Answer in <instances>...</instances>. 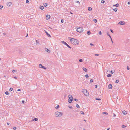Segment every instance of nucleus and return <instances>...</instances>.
I'll return each mask as SVG.
<instances>
[{"instance_id":"6ab92c4d","label":"nucleus","mask_w":130,"mask_h":130,"mask_svg":"<svg viewBox=\"0 0 130 130\" xmlns=\"http://www.w3.org/2000/svg\"><path fill=\"white\" fill-rule=\"evenodd\" d=\"M92 9V8L91 7H88V10L89 11H91Z\"/></svg>"},{"instance_id":"49530a36","label":"nucleus","mask_w":130,"mask_h":130,"mask_svg":"<svg viewBox=\"0 0 130 130\" xmlns=\"http://www.w3.org/2000/svg\"><path fill=\"white\" fill-rule=\"evenodd\" d=\"M93 81V80L92 79H91L90 80V82L91 83Z\"/></svg>"},{"instance_id":"f257e3e1","label":"nucleus","mask_w":130,"mask_h":130,"mask_svg":"<svg viewBox=\"0 0 130 130\" xmlns=\"http://www.w3.org/2000/svg\"><path fill=\"white\" fill-rule=\"evenodd\" d=\"M76 29L77 31L79 33L82 32L83 31V29L81 27H77L76 28Z\"/></svg>"},{"instance_id":"bf43d9fd","label":"nucleus","mask_w":130,"mask_h":130,"mask_svg":"<svg viewBox=\"0 0 130 130\" xmlns=\"http://www.w3.org/2000/svg\"><path fill=\"white\" fill-rule=\"evenodd\" d=\"M76 3H78L79 4L80 3V2H79V1H76Z\"/></svg>"},{"instance_id":"e2e57ef3","label":"nucleus","mask_w":130,"mask_h":130,"mask_svg":"<svg viewBox=\"0 0 130 130\" xmlns=\"http://www.w3.org/2000/svg\"><path fill=\"white\" fill-rule=\"evenodd\" d=\"M128 5H130V2H129L128 3Z\"/></svg>"},{"instance_id":"72a5a7b5","label":"nucleus","mask_w":130,"mask_h":130,"mask_svg":"<svg viewBox=\"0 0 130 130\" xmlns=\"http://www.w3.org/2000/svg\"><path fill=\"white\" fill-rule=\"evenodd\" d=\"M73 40L74 41V40H72H72H71V41H70L71 42V43L73 44V43H74V41H73Z\"/></svg>"},{"instance_id":"423d86ee","label":"nucleus","mask_w":130,"mask_h":130,"mask_svg":"<svg viewBox=\"0 0 130 130\" xmlns=\"http://www.w3.org/2000/svg\"><path fill=\"white\" fill-rule=\"evenodd\" d=\"M61 42L62 44H63L64 45H65L69 48L71 49V47L70 46H69V45H68L66 43V42H65V41H62Z\"/></svg>"},{"instance_id":"6e6552de","label":"nucleus","mask_w":130,"mask_h":130,"mask_svg":"<svg viewBox=\"0 0 130 130\" xmlns=\"http://www.w3.org/2000/svg\"><path fill=\"white\" fill-rule=\"evenodd\" d=\"M39 66V68H42L45 70L46 69V68L44 66L41 64H40Z\"/></svg>"},{"instance_id":"bb28decb","label":"nucleus","mask_w":130,"mask_h":130,"mask_svg":"<svg viewBox=\"0 0 130 130\" xmlns=\"http://www.w3.org/2000/svg\"><path fill=\"white\" fill-rule=\"evenodd\" d=\"M36 44H38L39 43L38 41V40H36Z\"/></svg>"},{"instance_id":"09e8293b","label":"nucleus","mask_w":130,"mask_h":130,"mask_svg":"<svg viewBox=\"0 0 130 130\" xmlns=\"http://www.w3.org/2000/svg\"><path fill=\"white\" fill-rule=\"evenodd\" d=\"M103 113L104 114H106V115L108 114V113L106 112H103Z\"/></svg>"},{"instance_id":"412c9836","label":"nucleus","mask_w":130,"mask_h":130,"mask_svg":"<svg viewBox=\"0 0 130 130\" xmlns=\"http://www.w3.org/2000/svg\"><path fill=\"white\" fill-rule=\"evenodd\" d=\"M107 35L110 38H112L110 35H109V33L108 32H107Z\"/></svg>"},{"instance_id":"0e129e2a","label":"nucleus","mask_w":130,"mask_h":130,"mask_svg":"<svg viewBox=\"0 0 130 130\" xmlns=\"http://www.w3.org/2000/svg\"><path fill=\"white\" fill-rule=\"evenodd\" d=\"M113 116L115 117L116 116V115H115V114L114 113L113 114Z\"/></svg>"},{"instance_id":"f03ea898","label":"nucleus","mask_w":130,"mask_h":130,"mask_svg":"<svg viewBox=\"0 0 130 130\" xmlns=\"http://www.w3.org/2000/svg\"><path fill=\"white\" fill-rule=\"evenodd\" d=\"M63 115V113H62L59 112L58 111H57L56 112L55 114V116L56 117H61Z\"/></svg>"},{"instance_id":"c85d7f7f","label":"nucleus","mask_w":130,"mask_h":130,"mask_svg":"<svg viewBox=\"0 0 130 130\" xmlns=\"http://www.w3.org/2000/svg\"><path fill=\"white\" fill-rule=\"evenodd\" d=\"M85 76L86 77V78H88L89 77V75L88 74H86L85 75Z\"/></svg>"},{"instance_id":"393cba45","label":"nucleus","mask_w":130,"mask_h":130,"mask_svg":"<svg viewBox=\"0 0 130 130\" xmlns=\"http://www.w3.org/2000/svg\"><path fill=\"white\" fill-rule=\"evenodd\" d=\"M60 107V106L59 105H57L56 107L55 108L56 109H57L58 108H59Z\"/></svg>"},{"instance_id":"0eeeda50","label":"nucleus","mask_w":130,"mask_h":130,"mask_svg":"<svg viewBox=\"0 0 130 130\" xmlns=\"http://www.w3.org/2000/svg\"><path fill=\"white\" fill-rule=\"evenodd\" d=\"M118 24L120 25H125V23L124 21H121L119 22L118 23Z\"/></svg>"},{"instance_id":"2f4dec72","label":"nucleus","mask_w":130,"mask_h":130,"mask_svg":"<svg viewBox=\"0 0 130 130\" xmlns=\"http://www.w3.org/2000/svg\"><path fill=\"white\" fill-rule=\"evenodd\" d=\"M68 39L69 40H70V41H71V40H72H72H73V39H74L73 38H71L70 37H68Z\"/></svg>"},{"instance_id":"9b49d317","label":"nucleus","mask_w":130,"mask_h":130,"mask_svg":"<svg viewBox=\"0 0 130 130\" xmlns=\"http://www.w3.org/2000/svg\"><path fill=\"white\" fill-rule=\"evenodd\" d=\"M44 31L45 32L46 34H47V36L48 37H51V36L50 35L49 33H48L46 31L44 30Z\"/></svg>"},{"instance_id":"603ef678","label":"nucleus","mask_w":130,"mask_h":130,"mask_svg":"<svg viewBox=\"0 0 130 130\" xmlns=\"http://www.w3.org/2000/svg\"><path fill=\"white\" fill-rule=\"evenodd\" d=\"M26 2L27 3H28L29 2V1L28 0H26Z\"/></svg>"},{"instance_id":"a211bd4d","label":"nucleus","mask_w":130,"mask_h":130,"mask_svg":"<svg viewBox=\"0 0 130 130\" xmlns=\"http://www.w3.org/2000/svg\"><path fill=\"white\" fill-rule=\"evenodd\" d=\"M40 9H41V10H43L44 8V6H40Z\"/></svg>"},{"instance_id":"4be33fe9","label":"nucleus","mask_w":130,"mask_h":130,"mask_svg":"<svg viewBox=\"0 0 130 130\" xmlns=\"http://www.w3.org/2000/svg\"><path fill=\"white\" fill-rule=\"evenodd\" d=\"M117 9H118L117 8H116L113 9V10L115 12H117Z\"/></svg>"},{"instance_id":"79ce46f5","label":"nucleus","mask_w":130,"mask_h":130,"mask_svg":"<svg viewBox=\"0 0 130 130\" xmlns=\"http://www.w3.org/2000/svg\"><path fill=\"white\" fill-rule=\"evenodd\" d=\"M83 61V60L82 59H80L79 60V62H82Z\"/></svg>"},{"instance_id":"20e7f679","label":"nucleus","mask_w":130,"mask_h":130,"mask_svg":"<svg viewBox=\"0 0 130 130\" xmlns=\"http://www.w3.org/2000/svg\"><path fill=\"white\" fill-rule=\"evenodd\" d=\"M69 99H68V101L70 103H71L73 101V97L71 95H69L68 96Z\"/></svg>"},{"instance_id":"7ed1b4c3","label":"nucleus","mask_w":130,"mask_h":130,"mask_svg":"<svg viewBox=\"0 0 130 130\" xmlns=\"http://www.w3.org/2000/svg\"><path fill=\"white\" fill-rule=\"evenodd\" d=\"M83 92L84 94L86 96H88L89 95V93L87 90L86 89H84L83 90Z\"/></svg>"},{"instance_id":"2eb2a0df","label":"nucleus","mask_w":130,"mask_h":130,"mask_svg":"<svg viewBox=\"0 0 130 130\" xmlns=\"http://www.w3.org/2000/svg\"><path fill=\"white\" fill-rule=\"evenodd\" d=\"M83 71H84L85 72H87V69L83 67Z\"/></svg>"},{"instance_id":"3c124183","label":"nucleus","mask_w":130,"mask_h":130,"mask_svg":"<svg viewBox=\"0 0 130 130\" xmlns=\"http://www.w3.org/2000/svg\"><path fill=\"white\" fill-rule=\"evenodd\" d=\"M110 31H111V32L112 33H113V31L111 29H110Z\"/></svg>"},{"instance_id":"ea45409f","label":"nucleus","mask_w":130,"mask_h":130,"mask_svg":"<svg viewBox=\"0 0 130 130\" xmlns=\"http://www.w3.org/2000/svg\"><path fill=\"white\" fill-rule=\"evenodd\" d=\"M22 103L23 104H24L25 103V102L24 101L22 100Z\"/></svg>"},{"instance_id":"9d476101","label":"nucleus","mask_w":130,"mask_h":130,"mask_svg":"<svg viewBox=\"0 0 130 130\" xmlns=\"http://www.w3.org/2000/svg\"><path fill=\"white\" fill-rule=\"evenodd\" d=\"M12 3L11 2H8L7 3V5L8 6H10L11 4Z\"/></svg>"},{"instance_id":"ddd939ff","label":"nucleus","mask_w":130,"mask_h":130,"mask_svg":"<svg viewBox=\"0 0 130 130\" xmlns=\"http://www.w3.org/2000/svg\"><path fill=\"white\" fill-rule=\"evenodd\" d=\"M45 50L48 53H50V51L47 48H45Z\"/></svg>"},{"instance_id":"58836bf2","label":"nucleus","mask_w":130,"mask_h":130,"mask_svg":"<svg viewBox=\"0 0 130 130\" xmlns=\"http://www.w3.org/2000/svg\"><path fill=\"white\" fill-rule=\"evenodd\" d=\"M119 82V80H117L115 81V83H118Z\"/></svg>"},{"instance_id":"052dcab7","label":"nucleus","mask_w":130,"mask_h":130,"mask_svg":"<svg viewBox=\"0 0 130 130\" xmlns=\"http://www.w3.org/2000/svg\"><path fill=\"white\" fill-rule=\"evenodd\" d=\"M21 90L19 89H18L17 90V91H20Z\"/></svg>"},{"instance_id":"e433bc0d","label":"nucleus","mask_w":130,"mask_h":130,"mask_svg":"<svg viewBox=\"0 0 130 130\" xmlns=\"http://www.w3.org/2000/svg\"><path fill=\"white\" fill-rule=\"evenodd\" d=\"M3 7V6L0 5V9H2Z\"/></svg>"},{"instance_id":"5701e85b","label":"nucleus","mask_w":130,"mask_h":130,"mask_svg":"<svg viewBox=\"0 0 130 130\" xmlns=\"http://www.w3.org/2000/svg\"><path fill=\"white\" fill-rule=\"evenodd\" d=\"M111 76H112V75L111 74H108L107 75V77H111Z\"/></svg>"},{"instance_id":"c03bdc74","label":"nucleus","mask_w":130,"mask_h":130,"mask_svg":"<svg viewBox=\"0 0 130 130\" xmlns=\"http://www.w3.org/2000/svg\"><path fill=\"white\" fill-rule=\"evenodd\" d=\"M17 72V70H13L12 71V72Z\"/></svg>"},{"instance_id":"7c9ffc66","label":"nucleus","mask_w":130,"mask_h":130,"mask_svg":"<svg viewBox=\"0 0 130 130\" xmlns=\"http://www.w3.org/2000/svg\"><path fill=\"white\" fill-rule=\"evenodd\" d=\"M126 127V126L124 125H122V127L123 128H124Z\"/></svg>"},{"instance_id":"de8ad7c7","label":"nucleus","mask_w":130,"mask_h":130,"mask_svg":"<svg viewBox=\"0 0 130 130\" xmlns=\"http://www.w3.org/2000/svg\"><path fill=\"white\" fill-rule=\"evenodd\" d=\"M90 45H91V46H94V44H92V43H90Z\"/></svg>"},{"instance_id":"4c0bfd02","label":"nucleus","mask_w":130,"mask_h":130,"mask_svg":"<svg viewBox=\"0 0 130 130\" xmlns=\"http://www.w3.org/2000/svg\"><path fill=\"white\" fill-rule=\"evenodd\" d=\"M95 99L96 100H101V99H100V98H95Z\"/></svg>"},{"instance_id":"c9c22d12","label":"nucleus","mask_w":130,"mask_h":130,"mask_svg":"<svg viewBox=\"0 0 130 130\" xmlns=\"http://www.w3.org/2000/svg\"><path fill=\"white\" fill-rule=\"evenodd\" d=\"M80 113L84 115V113L83 111H80Z\"/></svg>"},{"instance_id":"4468645a","label":"nucleus","mask_w":130,"mask_h":130,"mask_svg":"<svg viewBox=\"0 0 130 130\" xmlns=\"http://www.w3.org/2000/svg\"><path fill=\"white\" fill-rule=\"evenodd\" d=\"M122 113L124 115H126L127 114V112L125 110L122 111Z\"/></svg>"},{"instance_id":"8fccbe9b","label":"nucleus","mask_w":130,"mask_h":130,"mask_svg":"<svg viewBox=\"0 0 130 130\" xmlns=\"http://www.w3.org/2000/svg\"><path fill=\"white\" fill-rule=\"evenodd\" d=\"M110 73L111 74H113V71H112L111 70L110 71Z\"/></svg>"},{"instance_id":"774afa93","label":"nucleus","mask_w":130,"mask_h":130,"mask_svg":"<svg viewBox=\"0 0 130 130\" xmlns=\"http://www.w3.org/2000/svg\"><path fill=\"white\" fill-rule=\"evenodd\" d=\"M109 70L108 69L107 70V72H109Z\"/></svg>"},{"instance_id":"4d7b16f0","label":"nucleus","mask_w":130,"mask_h":130,"mask_svg":"<svg viewBox=\"0 0 130 130\" xmlns=\"http://www.w3.org/2000/svg\"><path fill=\"white\" fill-rule=\"evenodd\" d=\"M63 19H61V22L62 23H63Z\"/></svg>"},{"instance_id":"f8f14e48","label":"nucleus","mask_w":130,"mask_h":130,"mask_svg":"<svg viewBox=\"0 0 130 130\" xmlns=\"http://www.w3.org/2000/svg\"><path fill=\"white\" fill-rule=\"evenodd\" d=\"M50 16L49 15H47L46 17V19L47 20L49 19H50Z\"/></svg>"},{"instance_id":"a878e982","label":"nucleus","mask_w":130,"mask_h":130,"mask_svg":"<svg viewBox=\"0 0 130 130\" xmlns=\"http://www.w3.org/2000/svg\"><path fill=\"white\" fill-rule=\"evenodd\" d=\"M43 5L45 7L47 5V4L46 3H44L43 4Z\"/></svg>"},{"instance_id":"338daca9","label":"nucleus","mask_w":130,"mask_h":130,"mask_svg":"<svg viewBox=\"0 0 130 130\" xmlns=\"http://www.w3.org/2000/svg\"><path fill=\"white\" fill-rule=\"evenodd\" d=\"M14 78L15 79H17V77L16 76H15V77H14Z\"/></svg>"},{"instance_id":"6e6d98bb","label":"nucleus","mask_w":130,"mask_h":130,"mask_svg":"<svg viewBox=\"0 0 130 130\" xmlns=\"http://www.w3.org/2000/svg\"><path fill=\"white\" fill-rule=\"evenodd\" d=\"M127 69L128 70H129L130 68L128 66L127 67Z\"/></svg>"},{"instance_id":"dca6fc26","label":"nucleus","mask_w":130,"mask_h":130,"mask_svg":"<svg viewBox=\"0 0 130 130\" xmlns=\"http://www.w3.org/2000/svg\"><path fill=\"white\" fill-rule=\"evenodd\" d=\"M38 120V119L37 118H34L31 121H33L35 120V121H37V120Z\"/></svg>"},{"instance_id":"b1692460","label":"nucleus","mask_w":130,"mask_h":130,"mask_svg":"<svg viewBox=\"0 0 130 130\" xmlns=\"http://www.w3.org/2000/svg\"><path fill=\"white\" fill-rule=\"evenodd\" d=\"M87 34H88V35H90L91 34L90 31H88L87 32Z\"/></svg>"},{"instance_id":"37998d69","label":"nucleus","mask_w":130,"mask_h":130,"mask_svg":"<svg viewBox=\"0 0 130 130\" xmlns=\"http://www.w3.org/2000/svg\"><path fill=\"white\" fill-rule=\"evenodd\" d=\"M74 100L75 101H78V99H76V98H75V99H74Z\"/></svg>"},{"instance_id":"f704fd0d","label":"nucleus","mask_w":130,"mask_h":130,"mask_svg":"<svg viewBox=\"0 0 130 130\" xmlns=\"http://www.w3.org/2000/svg\"><path fill=\"white\" fill-rule=\"evenodd\" d=\"M105 1L104 0H102L101 1V2L103 4L105 3Z\"/></svg>"},{"instance_id":"a19ab883","label":"nucleus","mask_w":130,"mask_h":130,"mask_svg":"<svg viewBox=\"0 0 130 130\" xmlns=\"http://www.w3.org/2000/svg\"><path fill=\"white\" fill-rule=\"evenodd\" d=\"M68 107L69 108H70V109H71L72 108V107L71 106H68Z\"/></svg>"},{"instance_id":"13d9d810","label":"nucleus","mask_w":130,"mask_h":130,"mask_svg":"<svg viewBox=\"0 0 130 130\" xmlns=\"http://www.w3.org/2000/svg\"><path fill=\"white\" fill-rule=\"evenodd\" d=\"M98 87V86L97 85H96L95 86V87L96 88H97Z\"/></svg>"},{"instance_id":"473e14b6","label":"nucleus","mask_w":130,"mask_h":130,"mask_svg":"<svg viewBox=\"0 0 130 130\" xmlns=\"http://www.w3.org/2000/svg\"><path fill=\"white\" fill-rule=\"evenodd\" d=\"M5 94L6 95H8L9 94V93L8 91H6L5 92Z\"/></svg>"},{"instance_id":"f3484780","label":"nucleus","mask_w":130,"mask_h":130,"mask_svg":"<svg viewBox=\"0 0 130 130\" xmlns=\"http://www.w3.org/2000/svg\"><path fill=\"white\" fill-rule=\"evenodd\" d=\"M113 6H115V7H117L119 6V4L118 3H117L115 5H113Z\"/></svg>"},{"instance_id":"680f3d73","label":"nucleus","mask_w":130,"mask_h":130,"mask_svg":"<svg viewBox=\"0 0 130 130\" xmlns=\"http://www.w3.org/2000/svg\"><path fill=\"white\" fill-rule=\"evenodd\" d=\"M110 39H111V41L112 42V43H113V40H112V38H110Z\"/></svg>"},{"instance_id":"a18cd8bd","label":"nucleus","mask_w":130,"mask_h":130,"mask_svg":"<svg viewBox=\"0 0 130 130\" xmlns=\"http://www.w3.org/2000/svg\"><path fill=\"white\" fill-rule=\"evenodd\" d=\"M99 35H101L102 34V32L101 31H100L99 32Z\"/></svg>"},{"instance_id":"5fc2aeb1","label":"nucleus","mask_w":130,"mask_h":130,"mask_svg":"<svg viewBox=\"0 0 130 130\" xmlns=\"http://www.w3.org/2000/svg\"><path fill=\"white\" fill-rule=\"evenodd\" d=\"M94 55L96 56H98L99 55V54H95Z\"/></svg>"},{"instance_id":"c756f323","label":"nucleus","mask_w":130,"mask_h":130,"mask_svg":"<svg viewBox=\"0 0 130 130\" xmlns=\"http://www.w3.org/2000/svg\"><path fill=\"white\" fill-rule=\"evenodd\" d=\"M76 106L77 108H80V106L78 104H76Z\"/></svg>"},{"instance_id":"1a4fd4ad","label":"nucleus","mask_w":130,"mask_h":130,"mask_svg":"<svg viewBox=\"0 0 130 130\" xmlns=\"http://www.w3.org/2000/svg\"><path fill=\"white\" fill-rule=\"evenodd\" d=\"M108 87L109 89H111L112 88V85L111 84H109L108 86Z\"/></svg>"},{"instance_id":"aec40b11","label":"nucleus","mask_w":130,"mask_h":130,"mask_svg":"<svg viewBox=\"0 0 130 130\" xmlns=\"http://www.w3.org/2000/svg\"><path fill=\"white\" fill-rule=\"evenodd\" d=\"M93 21L95 23H96L97 22V20L95 19H93Z\"/></svg>"},{"instance_id":"cd10ccee","label":"nucleus","mask_w":130,"mask_h":130,"mask_svg":"<svg viewBox=\"0 0 130 130\" xmlns=\"http://www.w3.org/2000/svg\"><path fill=\"white\" fill-rule=\"evenodd\" d=\"M13 90V88H11H11H10V89H9V91H12V90Z\"/></svg>"},{"instance_id":"69168bd1","label":"nucleus","mask_w":130,"mask_h":130,"mask_svg":"<svg viewBox=\"0 0 130 130\" xmlns=\"http://www.w3.org/2000/svg\"><path fill=\"white\" fill-rule=\"evenodd\" d=\"M7 124L8 125H9L10 123H7Z\"/></svg>"},{"instance_id":"864d4df0","label":"nucleus","mask_w":130,"mask_h":130,"mask_svg":"<svg viewBox=\"0 0 130 130\" xmlns=\"http://www.w3.org/2000/svg\"><path fill=\"white\" fill-rule=\"evenodd\" d=\"M13 129L14 130H15L16 129V127H13Z\"/></svg>"},{"instance_id":"39448f33","label":"nucleus","mask_w":130,"mask_h":130,"mask_svg":"<svg viewBox=\"0 0 130 130\" xmlns=\"http://www.w3.org/2000/svg\"><path fill=\"white\" fill-rule=\"evenodd\" d=\"M73 40H74V41L73 40L74 43H73V44L74 45H77L78 44L79 42L76 39L74 38Z\"/></svg>"}]
</instances>
